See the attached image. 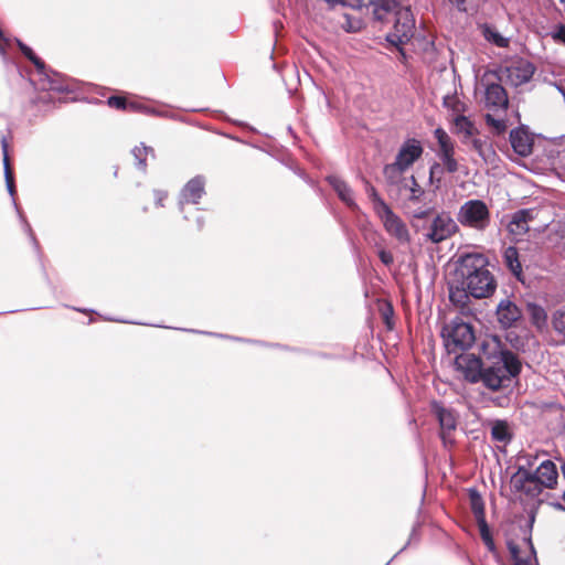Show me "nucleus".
Masks as SVG:
<instances>
[{
	"mask_svg": "<svg viewBox=\"0 0 565 565\" xmlns=\"http://www.w3.org/2000/svg\"><path fill=\"white\" fill-rule=\"evenodd\" d=\"M371 8L375 21L393 23V32L386 35V40L398 49L405 60L402 45L413 38L415 30V19L409 7H402L401 2H327L326 18L345 32H359L364 28V17Z\"/></svg>",
	"mask_w": 565,
	"mask_h": 565,
	"instance_id": "f257e3e1",
	"label": "nucleus"
},
{
	"mask_svg": "<svg viewBox=\"0 0 565 565\" xmlns=\"http://www.w3.org/2000/svg\"><path fill=\"white\" fill-rule=\"evenodd\" d=\"M456 274L476 299L491 297L497 289V280L489 269V259L481 253L460 256Z\"/></svg>",
	"mask_w": 565,
	"mask_h": 565,
	"instance_id": "f03ea898",
	"label": "nucleus"
},
{
	"mask_svg": "<svg viewBox=\"0 0 565 565\" xmlns=\"http://www.w3.org/2000/svg\"><path fill=\"white\" fill-rule=\"evenodd\" d=\"M521 369V362L513 352L500 351V361L487 367L484 386L493 392L508 387L511 379L518 376Z\"/></svg>",
	"mask_w": 565,
	"mask_h": 565,
	"instance_id": "7ed1b4c3",
	"label": "nucleus"
},
{
	"mask_svg": "<svg viewBox=\"0 0 565 565\" xmlns=\"http://www.w3.org/2000/svg\"><path fill=\"white\" fill-rule=\"evenodd\" d=\"M441 337L448 353L468 350L476 341L473 327L459 317L443 327Z\"/></svg>",
	"mask_w": 565,
	"mask_h": 565,
	"instance_id": "20e7f679",
	"label": "nucleus"
},
{
	"mask_svg": "<svg viewBox=\"0 0 565 565\" xmlns=\"http://www.w3.org/2000/svg\"><path fill=\"white\" fill-rule=\"evenodd\" d=\"M457 220L465 227L484 231L490 225L491 214L483 201L473 199L460 206Z\"/></svg>",
	"mask_w": 565,
	"mask_h": 565,
	"instance_id": "39448f33",
	"label": "nucleus"
},
{
	"mask_svg": "<svg viewBox=\"0 0 565 565\" xmlns=\"http://www.w3.org/2000/svg\"><path fill=\"white\" fill-rule=\"evenodd\" d=\"M455 367L467 382L472 384L482 382L484 384L487 367H483L479 356L471 353L458 354L455 358Z\"/></svg>",
	"mask_w": 565,
	"mask_h": 565,
	"instance_id": "423d86ee",
	"label": "nucleus"
},
{
	"mask_svg": "<svg viewBox=\"0 0 565 565\" xmlns=\"http://www.w3.org/2000/svg\"><path fill=\"white\" fill-rule=\"evenodd\" d=\"M431 412L436 416L440 427V438L444 445L447 447L455 444L454 433L457 429L458 416L451 408L444 406L439 402L431 404Z\"/></svg>",
	"mask_w": 565,
	"mask_h": 565,
	"instance_id": "0eeeda50",
	"label": "nucleus"
},
{
	"mask_svg": "<svg viewBox=\"0 0 565 565\" xmlns=\"http://www.w3.org/2000/svg\"><path fill=\"white\" fill-rule=\"evenodd\" d=\"M459 227L455 220L446 212L438 213L426 233V238L434 244H439L452 237Z\"/></svg>",
	"mask_w": 565,
	"mask_h": 565,
	"instance_id": "6e6552de",
	"label": "nucleus"
},
{
	"mask_svg": "<svg viewBox=\"0 0 565 565\" xmlns=\"http://www.w3.org/2000/svg\"><path fill=\"white\" fill-rule=\"evenodd\" d=\"M385 231L401 244L411 242L409 231L404 221L393 212L387 204H382V212L377 214Z\"/></svg>",
	"mask_w": 565,
	"mask_h": 565,
	"instance_id": "1a4fd4ad",
	"label": "nucleus"
},
{
	"mask_svg": "<svg viewBox=\"0 0 565 565\" xmlns=\"http://www.w3.org/2000/svg\"><path fill=\"white\" fill-rule=\"evenodd\" d=\"M510 484L514 492L523 493L529 498H536L544 490L532 471L523 467H520L518 471L512 475Z\"/></svg>",
	"mask_w": 565,
	"mask_h": 565,
	"instance_id": "9d476101",
	"label": "nucleus"
},
{
	"mask_svg": "<svg viewBox=\"0 0 565 565\" xmlns=\"http://www.w3.org/2000/svg\"><path fill=\"white\" fill-rule=\"evenodd\" d=\"M534 74V67L527 62H518L504 68L497 74L499 82H504L512 86H520L529 82Z\"/></svg>",
	"mask_w": 565,
	"mask_h": 565,
	"instance_id": "9b49d317",
	"label": "nucleus"
},
{
	"mask_svg": "<svg viewBox=\"0 0 565 565\" xmlns=\"http://www.w3.org/2000/svg\"><path fill=\"white\" fill-rule=\"evenodd\" d=\"M424 149L417 139H407L398 150L395 162L403 170L409 169L423 154Z\"/></svg>",
	"mask_w": 565,
	"mask_h": 565,
	"instance_id": "f8f14e48",
	"label": "nucleus"
},
{
	"mask_svg": "<svg viewBox=\"0 0 565 565\" xmlns=\"http://www.w3.org/2000/svg\"><path fill=\"white\" fill-rule=\"evenodd\" d=\"M500 83H488L486 86V106L492 110H505L509 106V98L504 87Z\"/></svg>",
	"mask_w": 565,
	"mask_h": 565,
	"instance_id": "ddd939ff",
	"label": "nucleus"
},
{
	"mask_svg": "<svg viewBox=\"0 0 565 565\" xmlns=\"http://www.w3.org/2000/svg\"><path fill=\"white\" fill-rule=\"evenodd\" d=\"M497 317L503 328H510L521 319L522 312L514 302L503 299L498 305Z\"/></svg>",
	"mask_w": 565,
	"mask_h": 565,
	"instance_id": "4468645a",
	"label": "nucleus"
},
{
	"mask_svg": "<svg viewBox=\"0 0 565 565\" xmlns=\"http://www.w3.org/2000/svg\"><path fill=\"white\" fill-rule=\"evenodd\" d=\"M543 489H555L558 479V471L556 465L552 460H544L532 472Z\"/></svg>",
	"mask_w": 565,
	"mask_h": 565,
	"instance_id": "2eb2a0df",
	"label": "nucleus"
},
{
	"mask_svg": "<svg viewBox=\"0 0 565 565\" xmlns=\"http://www.w3.org/2000/svg\"><path fill=\"white\" fill-rule=\"evenodd\" d=\"M205 182L202 177H195L188 181L181 192L180 205L196 204L205 193Z\"/></svg>",
	"mask_w": 565,
	"mask_h": 565,
	"instance_id": "dca6fc26",
	"label": "nucleus"
},
{
	"mask_svg": "<svg viewBox=\"0 0 565 565\" xmlns=\"http://www.w3.org/2000/svg\"><path fill=\"white\" fill-rule=\"evenodd\" d=\"M510 142L513 150L521 157H527L533 150V139L523 128L512 129Z\"/></svg>",
	"mask_w": 565,
	"mask_h": 565,
	"instance_id": "f3484780",
	"label": "nucleus"
},
{
	"mask_svg": "<svg viewBox=\"0 0 565 565\" xmlns=\"http://www.w3.org/2000/svg\"><path fill=\"white\" fill-rule=\"evenodd\" d=\"M533 220L532 210L523 209L516 211L508 224V231L511 235L523 236L530 231L529 223Z\"/></svg>",
	"mask_w": 565,
	"mask_h": 565,
	"instance_id": "a211bd4d",
	"label": "nucleus"
},
{
	"mask_svg": "<svg viewBox=\"0 0 565 565\" xmlns=\"http://www.w3.org/2000/svg\"><path fill=\"white\" fill-rule=\"evenodd\" d=\"M553 334L556 335V344H565V306L555 309L550 318Z\"/></svg>",
	"mask_w": 565,
	"mask_h": 565,
	"instance_id": "6ab92c4d",
	"label": "nucleus"
},
{
	"mask_svg": "<svg viewBox=\"0 0 565 565\" xmlns=\"http://www.w3.org/2000/svg\"><path fill=\"white\" fill-rule=\"evenodd\" d=\"M0 142H1L2 154H3V168H4L6 183H7L10 194L13 195L15 193L14 175H13V169L11 167L10 157H9V143H8L6 136H2Z\"/></svg>",
	"mask_w": 565,
	"mask_h": 565,
	"instance_id": "aec40b11",
	"label": "nucleus"
},
{
	"mask_svg": "<svg viewBox=\"0 0 565 565\" xmlns=\"http://www.w3.org/2000/svg\"><path fill=\"white\" fill-rule=\"evenodd\" d=\"M503 259L505 266L511 270V273L520 278L522 275V265L519 257V250L514 246H509L504 249Z\"/></svg>",
	"mask_w": 565,
	"mask_h": 565,
	"instance_id": "412c9836",
	"label": "nucleus"
},
{
	"mask_svg": "<svg viewBox=\"0 0 565 565\" xmlns=\"http://www.w3.org/2000/svg\"><path fill=\"white\" fill-rule=\"evenodd\" d=\"M513 435L505 420L497 419L491 424V438L494 441L508 444Z\"/></svg>",
	"mask_w": 565,
	"mask_h": 565,
	"instance_id": "4be33fe9",
	"label": "nucleus"
},
{
	"mask_svg": "<svg viewBox=\"0 0 565 565\" xmlns=\"http://www.w3.org/2000/svg\"><path fill=\"white\" fill-rule=\"evenodd\" d=\"M469 504L470 509L476 518V521L486 520L484 501L481 494L476 489L469 490Z\"/></svg>",
	"mask_w": 565,
	"mask_h": 565,
	"instance_id": "5701e85b",
	"label": "nucleus"
},
{
	"mask_svg": "<svg viewBox=\"0 0 565 565\" xmlns=\"http://www.w3.org/2000/svg\"><path fill=\"white\" fill-rule=\"evenodd\" d=\"M470 291L466 288V286L460 281L458 286H450L449 288V299L450 301L460 307L465 308L469 302Z\"/></svg>",
	"mask_w": 565,
	"mask_h": 565,
	"instance_id": "b1692460",
	"label": "nucleus"
},
{
	"mask_svg": "<svg viewBox=\"0 0 565 565\" xmlns=\"http://www.w3.org/2000/svg\"><path fill=\"white\" fill-rule=\"evenodd\" d=\"M330 184L333 186L334 191L343 202H345L348 205L354 204L352 190L343 180L338 178H330Z\"/></svg>",
	"mask_w": 565,
	"mask_h": 565,
	"instance_id": "393cba45",
	"label": "nucleus"
},
{
	"mask_svg": "<svg viewBox=\"0 0 565 565\" xmlns=\"http://www.w3.org/2000/svg\"><path fill=\"white\" fill-rule=\"evenodd\" d=\"M132 156L136 160V166L140 170H146L147 159L149 156L154 157V150L151 147L145 145L137 146L132 149Z\"/></svg>",
	"mask_w": 565,
	"mask_h": 565,
	"instance_id": "a878e982",
	"label": "nucleus"
},
{
	"mask_svg": "<svg viewBox=\"0 0 565 565\" xmlns=\"http://www.w3.org/2000/svg\"><path fill=\"white\" fill-rule=\"evenodd\" d=\"M406 170H403L399 166L396 164V162H392L386 164L383 168V174L384 178L390 185L398 184L402 181V174Z\"/></svg>",
	"mask_w": 565,
	"mask_h": 565,
	"instance_id": "bb28decb",
	"label": "nucleus"
},
{
	"mask_svg": "<svg viewBox=\"0 0 565 565\" xmlns=\"http://www.w3.org/2000/svg\"><path fill=\"white\" fill-rule=\"evenodd\" d=\"M454 122L457 131L463 134L466 139L473 137L477 132V128L473 122L463 115L457 116Z\"/></svg>",
	"mask_w": 565,
	"mask_h": 565,
	"instance_id": "cd10ccee",
	"label": "nucleus"
},
{
	"mask_svg": "<svg viewBox=\"0 0 565 565\" xmlns=\"http://www.w3.org/2000/svg\"><path fill=\"white\" fill-rule=\"evenodd\" d=\"M434 136L437 139V142L439 146L438 153L450 152V151L455 150L454 141L451 140L449 135L443 128L439 127V128L435 129Z\"/></svg>",
	"mask_w": 565,
	"mask_h": 565,
	"instance_id": "c85d7f7f",
	"label": "nucleus"
},
{
	"mask_svg": "<svg viewBox=\"0 0 565 565\" xmlns=\"http://www.w3.org/2000/svg\"><path fill=\"white\" fill-rule=\"evenodd\" d=\"M17 44L21 53L35 66L39 72L44 71L45 63L33 52L30 46L20 40H17Z\"/></svg>",
	"mask_w": 565,
	"mask_h": 565,
	"instance_id": "c756f323",
	"label": "nucleus"
},
{
	"mask_svg": "<svg viewBox=\"0 0 565 565\" xmlns=\"http://www.w3.org/2000/svg\"><path fill=\"white\" fill-rule=\"evenodd\" d=\"M411 186H409V195L408 201L411 203H418L422 201L425 195V190L420 186L415 175H411Z\"/></svg>",
	"mask_w": 565,
	"mask_h": 565,
	"instance_id": "7c9ffc66",
	"label": "nucleus"
},
{
	"mask_svg": "<svg viewBox=\"0 0 565 565\" xmlns=\"http://www.w3.org/2000/svg\"><path fill=\"white\" fill-rule=\"evenodd\" d=\"M477 524H478V527L480 531V536H481L483 543L486 544V546L488 547V550L490 552H494L495 544H494V541L491 535V532H490L487 521L486 520L479 521V522H477Z\"/></svg>",
	"mask_w": 565,
	"mask_h": 565,
	"instance_id": "2f4dec72",
	"label": "nucleus"
},
{
	"mask_svg": "<svg viewBox=\"0 0 565 565\" xmlns=\"http://www.w3.org/2000/svg\"><path fill=\"white\" fill-rule=\"evenodd\" d=\"M527 308H529V312H530L532 322L535 326L545 323L547 316H546L545 310L541 306H539L536 303H530L527 306Z\"/></svg>",
	"mask_w": 565,
	"mask_h": 565,
	"instance_id": "473e14b6",
	"label": "nucleus"
},
{
	"mask_svg": "<svg viewBox=\"0 0 565 565\" xmlns=\"http://www.w3.org/2000/svg\"><path fill=\"white\" fill-rule=\"evenodd\" d=\"M438 156L443 161L447 172L455 173L458 171L459 164L455 159V150L450 152L438 153Z\"/></svg>",
	"mask_w": 565,
	"mask_h": 565,
	"instance_id": "72a5a7b5",
	"label": "nucleus"
},
{
	"mask_svg": "<svg viewBox=\"0 0 565 565\" xmlns=\"http://www.w3.org/2000/svg\"><path fill=\"white\" fill-rule=\"evenodd\" d=\"M471 147L484 160L488 158L489 153L491 152V147L488 145V142L486 140H482L479 138L471 139Z\"/></svg>",
	"mask_w": 565,
	"mask_h": 565,
	"instance_id": "f704fd0d",
	"label": "nucleus"
},
{
	"mask_svg": "<svg viewBox=\"0 0 565 565\" xmlns=\"http://www.w3.org/2000/svg\"><path fill=\"white\" fill-rule=\"evenodd\" d=\"M366 190L367 193L374 204V211L376 215L382 212V204H386L384 200L379 195L376 189L371 185L369 182H366Z\"/></svg>",
	"mask_w": 565,
	"mask_h": 565,
	"instance_id": "c9c22d12",
	"label": "nucleus"
},
{
	"mask_svg": "<svg viewBox=\"0 0 565 565\" xmlns=\"http://www.w3.org/2000/svg\"><path fill=\"white\" fill-rule=\"evenodd\" d=\"M127 103H128V98H126L124 96H118V95L110 96L107 99V104L109 107L118 109V110H124V111L127 110Z\"/></svg>",
	"mask_w": 565,
	"mask_h": 565,
	"instance_id": "e433bc0d",
	"label": "nucleus"
},
{
	"mask_svg": "<svg viewBox=\"0 0 565 565\" xmlns=\"http://www.w3.org/2000/svg\"><path fill=\"white\" fill-rule=\"evenodd\" d=\"M486 122L493 127L497 134H502L507 130V122L503 119H497L491 114L486 115Z\"/></svg>",
	"mask_w": 565,
	"mask_h": 565,
	"instance_id": "4c0bfd02",
	"label": "nucleus"
},
{
	"mask_svg": "<svg viewBox=\"0 0 565 565\" xmlns=\"http://www.w3.org/2000/svg\"><path fill=\"white\" fill-rule=\"evenodd\" d=\"M508 550L510 552L511 558L514 561V564L527 562L526 559L521 558L520 556V547L514 541H508L507 543Z\"/></svg>",
	"mask_w": 565,
	"mask_h": 565,
	"instance_id": "58836bf2",
	"label": "nucleus"
},
{
	"mask_svg": "<svg viewBox=\"0 0 565 565\" xmlns=\"http://www.w3.org/2000/svg\"><path fill=\"white\" fill-rule=\"evenodd\" d=\"M550 35L555 43L565 44V24H557Z\"/></svg>",
	"mask_w": 565,
	"mask_h": 565,
	"instance_id": "ea45409f",
	"label": "nucleus"
},
{
	"mask_svg": "<svg viewBox=\"0 0 565 565\" xmlns=\"http://www.w3.org/2000/svg\"><path fill=\"white\" fill-rule=\"evenodd\" d=\"M379 257L385 266H391L394 263V256L390 250L384 248L379 250Z\"/></svg>",
	"mask_w": 565,
	"mask_h": 565,
	"instance_id": "a19ab883",
	"label": "nucleus"
},
{
	"mask_svg": "<svg viewBox=\"0 0 565 565\" xmlns=\"http://www.w3.org/2000/svg\"><path fill=\"white\" fill-rule=\"evenodd\" d=\"M156 205L159 207L164 206V201L168 199V192L163 190H156L153 192Z\"/></svg>",
	"mask_w": 565,
	"mask_h": 565,
	"instance_id": "79ce46f5",
	"label": "nucleus"
},
{
	"mask_svg": "<svg viewBox=\"0 0 565 565\" xmlns=\"http://www.w3.org/2000/svg\"><path fill=\"white\" fill-rule=\"evenodd\" d=\"M146 110V106L138 103V102H135V100H129L128 99V103H127V110L128 113H143Z\"/></svg>",
	"mask_w": 565,
	"mask_h": 565,
	"instance_id": "37998d69",
	"label": "nucleus"
},
{
	"mask_svg": "<svg viewBox=\"0 0 565 565\" xmlns=\"http://www.w3.org/2000/svg\"><path fill=\"white\" fill-rule=\"evenodd\" d=\"M383 319L388 329L393 328L392 317H393V307L388 303L387 307L382 311Z\"/></svg>",
	"mask_w": 565,
	"mask_h": 565,
	"instance_id": "c03bdc74",
	"label": "nucleus"
},
{
	"mask_svg": "<svg viewBox=\"0 0 565 565\" xmlns=\"http://www.w3.org/2000/svg\"><path fill=\"white\" fill-rule=\"evenodd\" d=\"M487 38L490 39V36L488 35ZM491 40L500 47H505L508 45V40L498 33H493Z\"/></svg>",
	"mask_w": 565,
	"mask_h": 565,
	"instance_id": "a18cd8bd",
	"label": "nucleus"
},
{
	"mask_svg": "<svg viewBox=\"0 0 565 565\" xmlns=\"http://www.w3.org/2000/svg\"><path fill=\"white\" fill-rule=\"evenodd\" d=\"M433 209H427V210H418V211H415L413 213V218L415 220H423V218H426L430 215Z\"/></svg>",
	"mask_w": 565,
	"mask_h": 565,
	"instance_id": "49530a36",
	"label": "nucleus"
},
{
	"mask_svg": "<svg viewBox=\"0 0 565 565\" xmlns=\"http://www.w3.org/2000/svg\"><path fill=\"white\" fill-rule=\"evenodd\" d=\"M437 170H440L439 163H434L429 169V181L434 182V175Z\"/></svg>",
	"mask_w": 565,
	"mask_h": 565,
	"instance_id": "de8ad7c7",
	"label": "nucleus"
},
{
	"mask_svg": "<svg viewBox=\"0 0 565 565\" xmlns=\"http://www.w3.org/2000/svg\"><path fill=\"white\" fill-rule=\"evenodd\" d=\"M516 565H530L529 562H524V563H518Z\"/></svg>",
	"mask_w": 565,
	"mask_h": 565,
	"instance_id": "09e8293b",
	"label": "nucleus"
},
{
	"mask_svg": "<svg viewBox=\"0 0 565 565\" xmlns=\"http://www.w3.org/2000/svg\"><path fill=\"white\" fill-rule=\"evenodd\" d=\"M527 542H529V544L531 545V548H533V545H532L531 539H527Z\"/></svg>",
	"mask_w": 565,
	"mask_h": 565,
	"instance_id": "8fccbe9b",
	"label": "nucleus"
}]
</instances>
